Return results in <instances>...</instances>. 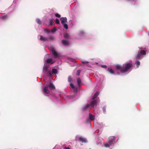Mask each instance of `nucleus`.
<instances>
[{"instance_id": "nucleus-5", "label": "nucleus", "mask_w": 149, "mask_h": 149, "mask_svg": "<svg viewBox=\"0 0 149 149\" xmlns=\"http://www.w3.org/2000/svg\"><path fill=\"white\" fill-rule=\"evenodd\" d=\"M46 62L47 63L52 64L54 63L55 62L52 60V58H50L47 59L46 61Z\"/></svg>"}, {"instance_id": "nucleus-32", "label": "nucleus", "mask_w": 149, "mask_h": 149, "mask_svg": "<svg viewBox=\"0 0 149 149\" xmlns=\"http://www.w3.org/2000/svg\"><path fill=\"white\" fill-rule=\"evenodd\" d=\"M55 16L56 17L60 18L61 17V15H60L58 13H56L55 14Z\"/></svg>"}, {"instance_id": "nucleus-36", "label": "nucleus", "mask_w": 149, "mask_h": 149, "mask_svg": "<svg viewBox=\"0 0 149 149\" xmlns=\"http://www.w3.org/2000/svg\"><path fill=\"white\" fill-rule=\"evenodd\" d=\"M101 66L102 68H107V66L106 65H101Z\"/></svg>"}, {"instance_id": "nucleus-24", "label": "nucleus", "mask_w": 149, "mask_h": 149, "mask_svg": "<svg viewBox=\"0 0 149 149\" xmlns=\"http://www.w3.org/2000/svg\"><path fill=\"white\" fill-rule=\"evenodd\" d=\"M49 23H50V26L54 24V23L52 19H50L49 20Z\"/></svg>"}, {"instance_id": "nucleus-27", "label": "nucleus", "mask_w": 149, "mask_h": 149, "mask_svg": "<svg viewBox=\"0 0 149 149\" xmlns=\"http://www.w3.org/2000/svg\"><path fill=\"white\" fill-rule=\"evenodd\" d=\"M55 22L57 24H59L60 23L59 20L58 19H55Z\"/></svg>"}, {"instance_id": "nucleus-38", "label": "nucleus", "mask_w": 149, "mask_h": 149, "mask_svg": "<svg viewBox=\"0 0 149 149\" xmlns=\"http://www.w3.org/2000/svg\"><path fill=\"white\" fill-rule=\"evenodd\" d=\"M45 31L47 33H49V31L47 29H45Z\"/></svg>"}, {"instance_id": "nucleus-6", "label": "nucleus", "mask_w": 149, "mask_h": 149, "mask_svg": "<svg viewBox=\"0 0 149 149\" xmlns=\"http://www.w3.org/2000/svg\"><path fill=\"white\" fill-rule=\"evenodd\" d=\"M47 86H48V88L49 87L50 89L51 90H53L55 89V86L52 83H50Z\"/></svg>"}, {"instance_id": "nucleus-9", "label": "nucleus", "mask_w": 149, "mask_h": 149, "mask_svg": "<svg viewBox=\"0 0 149 149\" xmlns=\"http://www.w3.org/2000/svg\"><path fill=\"white\" fill-rule=\"evenodd\" d=\"M60 20L61 21V23L62 24L65 23L67 22V19L65 17H62L60 18Z\"/></svg>"}, {"instance_id": "nucleus-13", "label": "nucleus", "mask_w": 149, "mask_h": 149, "mask_svg": "<svg viewBox=\"0 0 149 149\" xmlns=\"http://www.w3.org/2000/svg\"><path fill=\"white\" fill-rule=\"evenodd\" d=\"M79 140L82 143H86V140L82 137H80L79 138Z\"/></svg>"}, {"instance_id": "nucleus-14", "label": "nucleus", "mask_w": 149, "mask_h": 149, "mask_svg": "<svg viewBox=\"0 0 149 149\" xmlns=\"http://www.w3.org/2000/svg\"><path fill=\"white\" fill-rule=\"evenodd\" d=\"M43 71L44 72H47L48 71V67L47 66L44 65L43 69Z\"/></svg>"}, {"instance_id": "nucleus-10", "label": "nucleus", "mask_w": 149, "mask_h": 149, "mask_svg": "<svg viewBox=\"0 0 149 149\" xmlns=\"http://www.w3.org/2000/svg\"><path fill=\"white\" fill-rule=\"evenodd\" d=\"M52 53L54 56V57L55 58H57L58 57V54L57 52L55 51L52 52Z\"/></svg>"}, {"instance_id": "nucleus-39", "label": "nucleus", "mask_w": 149, "mask_h": 149, "mask_svg": "<svg viewBox=\"0 0 149 149\" xmlns=\"http://www.w3.org/2000/svg\"><path fill=\"white\" fill-rule=\"evenodd\" d=\"M89 63L88 62V61H84V62H82V63Z\"/></svg>"}, {"instance_id": "nucleus-8", "label": "nucleus", "mask_w": 149, "mask_h": 149, "mask_svg": "<svg viewBox=\"0 0 149 149\" xmlns=\"http://www.w3.org/2000/svg\"><path fill=\"white\" fill-rule=\"evenodd\" d=\"M91 107L89 104H87L86 106L83 107V109L84 110H89L91 109Z\"/></svg>"}, {"instance_id": "nucleus-42", "label": "nucleus", "mask_w": 149, "mask_h": 149, "mask_svg": "<svg viewBox=\"0 0 149 149\" xmlns=\"http://www.w3.org/2000/svg\"><path fill=\"white\" fill-rule=\"evenodd\" d=\"M118 139L117 140V141H118Z\"/></svg>"}, {"instance_id": "nucleus-2", "label": "nucleus", "mask_w": 149, "mask_h": 149, "mask_svg": "<svg viewBox=\"0 0 149 149\" xmlns=\"http://www.w3.org/2000/svg\"><path fill=\"white\" fill-rule=\"evenodd\" d=\"M116 138L114 136H110L107 143L104 144V146L106 147H109L112 144L115 143Z\"/></svg>"}, {"instance_id": "nucleus-28", "label": "nucleus", "mask_w": 149, "mask_h": 149, "mask_svg": "<svg viewBox=\"0 0 149 149\" xmlns=\"http://www.w3.org/2000/svg\"><path fill=\"white\" fill-rule=\"evenodd\" d=\"M48 38V39H49L50 40H53L54 39V37L52 36H49V38Z\"/></svg>"}, {"instance_id": "nucleus-18", "label": "nucleus", "mask_w": 149, "mask_h": 149, "mask_svg": "<svg viewBox=\"0 0 149 149\" xmlns=\"http://www.w3.org/2000/svg\"><path fill=\"white\" fill-rule=\"evenodd\" d=\"M99 93L97 92H96L94 95H93V96L92 97V99L93 100L95 98L97 97L99 95Z\"/></svg>"}, {"instance_id": "nucleus-4", "label": "nucleus", "mask_w": 149, "mask_h": 149, "mask_svg": "<svg viewBox=\"0 0 149 149\" xmlns=\"http://www.w3.org/2000/svg\"><path fill=\"white\" fill-rule=\"evenodd\" d=\"M43 91L44 94L46 96H47L50 93L49 91L48 90V86H46L43 88Z\"/></svg>"}, {"instance_id": "nucleus-31", "label": "nucleus", "mask_w": 149, "mask_h": 149, "mask_svg": "<svg viewBox=\"0 0 149 149\" xmlns=\"http://www.w3.org/2000/svg\"><path fill=\"white\" fill-rule=\"evenodd\" d=\"M74 89L73 92H74V93L75 94H77V88H74Z\"/></svg>"}, {"instance_id": "nucleus-35", "label": "nucleus", "mask_w": 149, "mask_h": 149, "mask_svg": "<svg viewBox=\"0 0 149 149\" xmlns=\"http://www.w3.org/2000/svg\"><path fill=\"white\" fill-rule=\"evenodd\" d=\"M70 86L71 88H72L73 89L74 88H75V87L74 86V85L72 83H71L70 84Z\"/></svg>"}, {"instance_id": "nucleus-22", "label": "nucleus", "mask_w": 149, "mask_h": 149, "mask_svg": "<svg viewBox=\"0 0 149 149\" xmlns=\"http://www.w3.org/2000/svg\"><path fill=\"white\" fill-rule=\"evenodd\" d=\"M57 72V70L56 69H53L52 70V73L55 74H56Z\"/></svg>"}, {"instance_id": "nucleus-15", "label": "nucleus", "mask_w": 149, "mask_h": 149, "mask_svg": "<svg viewBox=\"0 0 149 149\" xmlns=\"http://www.w3.org/2000/svg\"><path fill=\"white\" fill-rule=\"evenodd\" d=\"M89 118L91 120H93L95 119V116L91 113L89 114Z\"/></svg>"}, {"instance_id": "nucleus-41", "label": "nucleus", "mask_w": 149, "mask_h": 149, "mask_svg": "<svg viewBox=\"0 0 149 149\" xmlns=\"http://www.w3.org/2000/svg\"><path fill=\"white\" fill-rule=\"evenodd\" d=\"M70 22H71L72 24V20H70Z\"/></svg>"}, {"instance_id": "nucleus-33", "label": "nucleus", "mask_w": 149, "mask_h": 149, "mask_svg": "<svg viewBox=\"0 0 149 149\" xmlns=\"http://www.w3.org/2000/svg\"><path fill=\"white\" fill-rule=\"evenodd\" d=\"M7 18V16L6 15H5L1 17V18L3 20H5Z\"/></svg>"}, {"instance_id": "nucleus-1", "label": "nucleus", "mask_w": 149, "mask_h": 149, "mask_svg": "<svg viewBox=\"0 0 149 149\" xmlns=\"http://www.w3.org/2000/svg\"><path fill=\"white\" fill-rule=\"evenodd\" d=\"M133 67V64L131 62L123 64L122 66L117 65L116 66V69L119 70L121 73L127 72Z\"/></svg>"}, {"instance_id": "nucleus-3", "label": "nucleus", "mask_w": 149, "mask_h": 149, "mask_svg": "<svg viewBox=\"0 0 149 149\" xmlns=\"http://www.w3.org/2000/svg\"><path fill=\"white\" fill-rule=\"evenodd\" d=\"M146 54V52L144 50H139L138 52V54L136 55L134 58L135 59H140L143 58V55H145Z\"/></svg>"}, {"instance_id": "nucleus-43", "label": "nucleus", "mask_w": 149, "mask_h": 149, "mask_svg": "<svg viewBox=\"0 0 149 149\" xmlns=\"http://www.w3.org/2000/svg\"><path fill=\"white\" fill-rule=\"evenodd\" d=\"M75 61V60L74 59V61H73L74 62V61Z\"/></svg>"}, {"instance_id": "nucleus-17", "label": "nucleus", "mask_w": 149, "mask_h": 149, "mask_svg": "<svg viewBox=\"0 0 149 149\" xmlns=\"http://www.w3.org/2000/svg\"><path fill=\"white\" fill-rule=\"evenodd\" d=\"M77 82L78 85L79 86L81 83V79L78 78L77 79Z\"/></svg>"}, {"instance_id": "nucleus-37", "label": "nucleus", "mask_w": 149, "mask_h": 149, "mask_svg": "<svg viewBox=\"0 0 149 149\" xmlns=\"http://www.w3.org/2000/svg\"><path fill=\"white\" fill-rule=\"evenodd\" d=\"M68 81L71 82L72 80L71 77L70 76H69L68 77Z\"/></svg>"}, {"instance_id": "nucleus-25", "label": "nucleus", "mask_w": 149, "mask_h": 149, "mask_svg": "<svg viewBox=\"0 0 149 149\" xmlns=\"http://www.w3.org/2000/svg\"><path fill=\"white\" fill-rule=\"evenodd\" d=\"M36 22H37V23L38 24H41V21H40V19H36Z\"/></svg>"}, {"instance_id": "nucleus-23", "label": "nucleus", "mask_w": 149, "mask_h": 149, "mask_svg": "<svg viewBox=\"0 0 149 149\" xmlns=\"http://www.w3.org/2000/svg\"><path fill=\"white\" fill-rule=\"evenodd\" d=\"M47 74L48 77H50L52 75V73L50 71H47Z\"/></svg>"}, {"instance_id": "nucleus-40", "label": "nucleus", "mask_w": 149, "mask_h": 149, "mask_svg": "<svg viewBox=\"0 0 149 149\" xmlns=\"http://www.w3.org/2000/svg\"><path fill=\"white\" fill-rule=\"evenodd\" d=\"M65 149H70L69 147H65Z\"/></svg>"}, {"instance_id": "nucleus-21", "label": "nucleus", "mask_w": 149, "mask_h": 149, "mask_svg": "<svg viewBox=\"0 0 149 149\" xmlns=\"http://www.w3.org/2000/svg\"><path fill=\"white\" fill-rule=\"evenodd\" d=\"M140 62L138 61H137L136 63H135V64L136 65L137 68H138L139 66L140 65Z\"/></svg>"}, {"instance_id": "nucleus-7", "label": "nucleus", "mask_w": 149, "mask_h": 149, "mask_svg": "<svg viewBox=\"0 0 149 149\" xmlns=\"http://www.w3.org/2000/svg\"><path fill=\"white\" fill-rule=\"evenodd\" d=\"M62 43L63 45L65 46H68L69 44L68 41L64 40H62Z\"/></svg>"}, {"instance_id": "nucleus-26", "label": "nucleus", "mask_w": 149, "mask_h": 149, "mask_svg": "<svg viewBox=\"0 0 149 149\" xmlns=\"http://www.w3.org/2000/svg\"><path fill=\"white\" fill-rule=\"evenodd\" d=\"M56 30H57L56 29L55 27H54L53 28V29H52V30H51V32L52 33L56 31Z\"/></svg>"}, {"instance_id": "nucleus-34", "label": "nucleus", "mask_w": 149, "mask_h": 149, "mask_svg": "<svg viewBox=\"0 0 149 149\" xmlns=\"http://www.w3.org/2000/svg\"><path fill=\"white\" fill-rule=\"evenodd\" d=\"M81 71L80 70H78L77 71V76H79V75L80 74Z\"/></svg>"}, {"instance_id": "nucleus-30", "label": "nucleus", "mask_w": 149, "mask_h": 149, "mask_svg": "<svg viewBox=\"0 0 149 149\" xmlns=\"http://www.w3.org/2000/svg\"><path fill=\"white\" fill-rule=\"evenodd\" d=\"M103 113H105L106 112V107L104 106L103 108Z\"/></svg>"}, {"instance_id": "nucleus-20", "label": "nucleus", "mask_w": 149, "mask_h": 149, "mask_svg": "<svg viewBox=\"0 0 149 149\" xmlns=\"http://www.w3.org/2000/svg\"><path fill=\"white\" fill-rule=\"evenodd\" d=\"M69 34L68 33H65L64 35V38H69Z\"/></svg>"}, {"instance_id": "nucleus-29", "label": "nucleus", "mask_w": 149, "mask_h": 149, "mask_svg": "<svg viewBox=\"0 0 149 149\" xmlns=\"http://www.w3.org/2000/svg\"><path fill=\"white\" fill-rule=\"evenodd\" d=\"M62 24L64 26V27L66 29H68V26L67 25V24H65V23H64V24Z\"/></svg>"}, {"instance_id": "nucleus-11", "label": "nucleus", "mask_w": 149, "mask_h": 149, "mask_svg": "<svg viewBox=\"0 0 149 149\" xmlns=\"http://www.w3.org/2000/svg\"><path fill=\"white\" fill-rule=\"evenodd\" d=\"M97 101L96 100H93L90 103V104H89V105L91 106V108L93 107L97 103Z\"/></svg>"}, {"instance_id": "nucleus-16", "label": "nucleus", "mask_w": 149, "mask_h": 149, "mask_svg": "<svg viewBox=\"0 0 149 149\" xmlns=\"http://www.w3.org/2000/svg\"><path fill=\"white\" fill-rule=\"evenodd\" d=\"M108 70L110 73L111 74H113L114 73V72L112 68H108Z\"/></svg>"}, {"instance_id": "nucleus-19", "label": "nucleus", "mask_w": 149, "mask_h": 149, "mask_svg": "<svg viewBox=\"0 0 149 149\" xmlns=\"http://www.w3.org/2000/svg\"><path fill=\"white\" fill-rule=\"evenodd\" d=\"M49 50L52 52L55 50L54 48L52 46L50 47L49 48Z\"/></svg>"}, {"instance_id": "nucleus-12", "label": "nucleus", "mask_w": 149, "mask_h": 149, "mask_svg": "<svg viewBox=\"0 0 149 149\" xmlns=\"http://www.w3.org/2000/svg\"><path fill=\"white\" fill-rule=\"evenodd\" d=\"M40 40H41L43 41H48V38H45L42 36H40Z\"/></svg>"}]
</instances>
